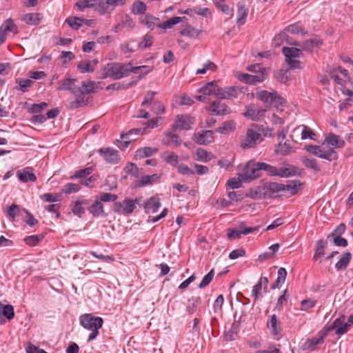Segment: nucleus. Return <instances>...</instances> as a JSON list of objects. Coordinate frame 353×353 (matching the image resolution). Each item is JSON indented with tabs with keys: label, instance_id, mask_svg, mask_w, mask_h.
<instances>
[{
	"label": "nucleus",
	"instance_id": "f257e3e1",
	"mask_svg": "<svg viewBox=\"0 0 353 353\" xmlns=\"http://www.w3.org/2000/svg\"><path fill=\"white\" fill-rule=\"evenodd\" d=\"M145 68V66L132 67L130 63L121 64L118 63H112L108 64L105 68V76L110 77L114 79H120L128 76L130 72L138 73L139 70Z\"/></svg>",
	"mask_w": 353,
	"mask_h": 353
},
{
	"label": "nucleus",
	"instance_id": "f03ea898",
	"mask_svg": "<svg viewBox=\"0 0 353 353\" xmlns=\"http://www.w3.org/2000/svg\"><path fill=\"white\" fill-rule=\"evenodd\" d=\"M79 323L84 329L91 331L88 339L90 342L99 335V330L103 326V320L101 317L94 316L92 314H83L79 316Z\"/></svg>",
	"mask_w": 353,
	"mask_h": 353
},
{
	"label": "nucleus",
	"instance_id": "7ed1b4c3",
	"mask_svg": "<svg viewBox=\"0 0 353 353\" xmlns=\"http://www.w3.org/2000/svg\"><path fill=\"white\" fill-rule=\"evenodd\" d=\"M260 168L271 176L290 177L299 174V169L293 165L276 168L264 162H261Z\"/></svg>",
	"mask_w": 353,
	"mask_h": 353
},
{
	"label": "nucleus",
	"instance_id": "20e7f679",
	"mask_svg": "<svg viewBox=\"0 0 353 353\" xmlns=\"http://www.w3.org/2000/svg\"><path fill=\"white\" fill-rule=\"evenodd\" d=\"M305 150L321 159L332 161L338 159L336 152L333 148H329L325 150L323 147L316 145L308 144L305 146Z\"/></svg>",
	"mask_w": 353,
	"mask_h": 353
},
{
	"label": "nucleus",
	"instance_id": "39448f33",
	"mask_svg": "<svg viewBox=\"0 0 353 353\" xmlns=\"http://www.w3.org/2000/svg\"><path fill=\"white\" fill-rule=\"evenodd\" d=\"M261 162L254 163L250 161L247 163L244 166L242 172L238 175L244 182L252 181L260 176V172L261 168H260Z\"/></svg>",
	"mask_w": 353,
	"mask_h": 353
},
{
	"label": "nucleus",
	"instance_id": "423d86ee",
	"mask_svg": "<svg viewBox=\"0 0 353 353\" xmlns=\"http://www.w3.org/2000/svg\"><path fill=\"white\" fill-rule=\"evenodd\" d=\"M263 141L261 134L253 128L247 130L245 134L240 138V146L242 149L254 148Z\"/></svg>",
	"mask_w": 353,
	"mask_h": 353
},
{
	"label": "nucleus",
	"instance_id": "0eeeda50",
	"mask_svg": "<svg viewBox=\"0 0 353 353\" xmlns=\"http://www.w3.org/2000/svg\"><path fill=\"white\" fill-rule=\"evenodd\" d=\"M199 92L201 93L200 95L195 96V99L199 101L205 102L207 97L213 95L219 99L220 87L214 81L207 83L204 86L201 87Z\"/></svg>",
	"mask_w": 353,
	"mask_h": 353
},
{
	"label": "nucleus",
	"instance_id": "6e6552de",
	"mask_svg": "<svg viewBox=\"0 0 353 353\" xmlns=\"http://www.w3.org/2000/svg\"><path fill=\"white\" fill-rule=\"evenodd\" d=\"M140 199L134 200L125 199L122 202H115L114 203V210L115 212L122 214H130L133 212L136 208V204H139Z\"/></svg>",
	"mask_w": 353,
	"mask_h": 353
},
{
	"label": "nucleus",
	"instance_id": "1a4fd4ad",
	"mask_svg": "<svg viewBox=\"0 0 353 353\" xmlns=\"http://www.w3.org/2000/svg\"><path fill=\"white\" fill-rule=\"evenodd\" d=\"M301 134V139L304 140L310 139L312 140L316 139V134L308 126L301 125L294 128L292 132L291 138L294 142H297L295 138H297Z\"/></svg>",
	"mask_w": 353,
	"mask_h": 353
},
{
	"label": "nucleus",
	"instance_id": "9d476101",
	"mask_svg": "<svg viewBox=\"0 0 353 353\" xmlns=\"http://www.w3.org/2000/svg\"><path fill=\"white\" fill-rule=\"evenodd\" d=\"M207 110L216 116H225L231 113L230 107L220 100L212 101Z\"/></svg>",
	"mask_w": 353,
	"mask_h": 353
},
{
	"label": "nucleus",
	"instance_id": "9b49d317",
	"mask_svg": "<svg viewBox=\"0 0 353 353\" xmlns=\"http://www.w3.org/2000/svg\"><path fill=\"white\" fill-rule=\"evenodd\" d=\"M77 80L76 79L66 78L58 82V90H68L74 96L79 95L80 88L79 86L76 85Z\"/></svg>",
	"mask_w": 353,
	"mask_h": 353
},
{
	"label": "nucleus",
	"instance_id": "f8f14e48",
	"mask_svg": "<svg viewBox=\"0 0 353 353\" xmlns=\"http://www.w3.org/2000/svg\"><path fill=\"white\" fill-rule=\"evenodd\" d=\"M241 94H243L242 89L239 87L230 86L225 88L220 87L219 99L232 100L239 98Z\"/></svg>",
	"mask_w": 353,
	"mask_h": 353
},
{
	"label": "nucleus",
	"instance_id": "ddd939ff",
	"mask_svg": "<svg viewBox=\"0 0 353 353\" xmlns=\"http://www.w3.org/2000/svg\"><path fill=\"white\" fill-rule=\"evenodd\" d=\"M246 109L247 110L243 113V115L252 121H258L265 115V110L254 104L248 105Z\"/></svg>",
	"mask_w": 353,
	"mask_h": 353
},
{
	"label": "nucleus",
	"instance_id": "4468645a",
	"mask_svg": "<svg viewBox=\"0 0 353 353\" xmlns=\"http://www.w3.org/2000/svg\"><path fill=\"white\" fill-rule=\"evenodd\" d=\"M280 323L276 314L270 315L267 322V327L270 330L271 334L276 339H279L282 336V329Z\"/></svg>",
	"mask_w": 353,
	"mask_h": 353
},
{
	"label": "nucleus",
	"instance_id": "2eb2a0df",
	"mask_svg": "<svg viewBox=\"0 0 353 353\" xmlns=\"http://www.w3.org/2000/svg\"><path fill=\"white\" fill-rule=\"evenodd\" d=\"M326 336L327 334L325 332L324 329H323L318 333V337H313L312 339H308L306 340V341L303 344V350H309L311 351L314 350L319 344H321L323 342L324 339L326 337Z\"/></svg>",
	"mask_w": 353,
	"mask_h": 353
},
{
	"label": "nucleus",
	"instance_id": "dca6fc26",
	"mask_svg": "<svg viewBox=\"0 0 353 353\" xmlns=\"http://www.w3.org/2000/svg\"><path fill=\"white\" fill-rule=\"evenodd\" d=\"M350 325L347 323H342L341 319L338 318L327 327H325L323 329L326 334L333 330H335V334L336 335H342L346 333L349 329Z\"/></svg>",
	"mask_w": 353,
	"mask_h": 353
},
{
	"label": "nucleus",
	"instance_id": "f3484780",
	"mask_svg": "<svg viewBox=\"0 0 353 353\" xmlns=\"http://www.w3.org/2000/svg\"><path fill=\"white\" fill-rule=\"evenodd\" d=\"M194 123V119L188 115L177 116V119L173 125L175 130H189Z\"/></svg>",
	"mask_w": 353,
	"mask_h": 353
},
{
	"label": "nucleus",
	"instance_id": "a211bd4d",
	"mask_svg": "<svg viewBox=\"0 0 353 353\" xmlns=\"http://www.w3.org/2000/svg\"><path fill=\"white\" fill-rule=\"evenodd\" d=\"M8 32L13 33H17V26L10 19L6 20L0 27V45L5 41Z\"/></svg>",
	"mask_w": 353,
	"mask_h": 353
},
{
	"label": "nucleus",
	"instance_id": "6ab92c4d",
	"mask_svg": "<svg viewBox=\"0 0 353 353\" xmlns=\"http://www.w3.org/2000/svg\"><path fill=\"white\" fill-rule=\"evenodd\" d=\"M17 175L19 180L22 183L35 182L37 181V176L32 172V168L30 167H26L23 169L19 170L17 171Z\"/></svg>",
	"mask_w": 353,
	"mask_h": 353
},
{
	"label": "nucleus",
	"instance_id": "aec40b11",
	"mask_svg": "<svg viewBox=\"0 0 353 353\" xmlns=\"http://www.w3.org/2000/svg\"><path fill=\"white\" fill-rule=\"evenodd\" d=\"M99 152L107 163H116L119 160V152L116 150L110 148H101Z\"/></svg>",
	"mask_w": 353,
	"mask_h": 353
},
{
	"label": "nucleus",
	"instance_id": "412c9836",
	"mask_svg": "<svg viewBox=\"0 0 353 353\" xmlns=\"http://www.w3.org/2000/svg\"><path fill=\"white\" fill-rule=\"evenodd\" d=\"M266 78L265 73L261 72L255 74H243L239 77V79L249 84H255L258 82H262Z\"/></svg>",
	"mask_w": 353,
	"mask_h": 353
},
{
	"label": "nucleus",
	"instance_id": "4be33fe9",
	"mask_svg": "<svg viewBox=\"0 0 353 353\" xmlns=\"http://www.w3.org/2000/svg\"><path fill=\"white\" fill-rule=\"evenodd\" d=\"M263 195L272 196L273 194L284 191V184L270 182L263 186Z\"/></svg>",
	"mask_w": 353,
	"mask_h": 353
},
{
	"label": "nucleus",
	"instance_id": "5701e85b",
	"mask_svg": "<svg viewBox=\"0 0 353 353\" xmlns=\"http://www.w3.org/2000/svg\"><path fill=\"white\" fill-rule=\"evenodd\" d=\"M128 3V0H101L100 13L105 14L110 9L112 10L117 6H123Z\"/></svg>",
	"mask_w": 353,
	"mask_h": 353
},
{
	"label": "nucleus",
	"instance_id": "b1692460",
	"mask_svg": "<svg viewBox=\"0 0 353 353\" xmlns=\"http://www.w3.org/2000/svg\"><path fill=\"white\" fill-rule=\"evenodd\" d=\"M214 132L212 130H206L194 134V140L199 145H206L210 143L214 140Z\"/></svg>",
	"mask_w": 353,
	"mask_h": 353
},
{
	"label": "nucleus",
	"instance_id": "393cba45",
	"mask_svg": "<svg viewBox=\"0 0 353 353\" xmlns=\"http://www.w3.org/2000/svg\"><path fill=\"white\" fill-rule=\"evenodd\" d=\"M323 41L319 37L305 40L301 45V51L312 52L315 48H319L323 45Z\"/></svg>",
	"mask_w": 353,
	"mask_h": 353
},
{
	"label": "nucleus",
	"instance_id": "a878e982",
	"mask_svg": "<svg viewBox=\"0 0 353 353\" xmlns=\"http://www.w3.org/2000/svg\"><path fill=\"white\" fill-rule=\"evenodd\" d=\"M161 207L160 199L157 196L150 197L144 203V210L147 214L155 213Z\"/></svg>",
	"mask_w": 353,
	"mask_h": 353
},
{
	"label": "nucleus",
	"instance_id": "bb28decb",
	"mask_svg": "<svg viewBox=\"0 0 353 353\" xmlns=\"http://www.w3.org/2000/svg\"><path fill=\"white\" fill-rule=\"evenodd\" d=\"M101 0H78L76 6L80 11H83L88 8H94L97 6L96 10L100 13Z\"/></svg>",
	"mask_w": 353,
	"mask_h": 353
},
{
	"label": "nucleus",
	"instance_id": "cd10ccee",
	"mask_svg": "<svg viewBox=\"0 0 353 353\" xmlns=\"http://www.w3.org/2000/svg\"><path fill=\"white\" fill-rule=\"evenodd\" d=\"M162 143L170 147H177L182 143V140L178 135L172 132H167L165 134V137L162 140Z\"/></svg>",
	"mask_w": 353,
	"mask_h": 353
},
{
	"label": "nucleus",
	"instance_id": "c85d7f7f",
	"mask_svg": "<svg viewBox=\"0 0 353 353\" xmlns=\"http://www.w3.org/2000/svg\"><path fill=\"white\" fill-rule=\"evenodd\" d=\"M141 131V128H134L130 130L127 133H121V138L123 140L124 148L128 146V145L134 140L136 139L134 137L138 136Z\"/></svg>",
	"mask_w": 353,
	"mask_h": 353
},
{
	"label": "nucleus",
	"instance_id": "c756f323",
	"mask_svg": "<svg viewBox=\"0 0 353 353\" xmlns=\"http://www.w3.org/2000/svg\"><path fill=\"white\" fill-rule=\"evenodd\" d=\"M325 141L332 146L341 148L345 146V141L342 139L339 135L333 133H329L325 137Z\"/></svg>",
	"mask_w": 353,
	"mask_h": 353
},
{
	"label": "nucleus",
	"instance_id": "7c9ffc66",
	"mask_svg": "<svg viewBox=\"0 0 353 353\" xmlns=\"http://www.w3.org/2000/svg\"><path fill=\"white\" fill-rule=\"evenodd\" d=\"M98 62L97 59L80 61L77 65V68L83 73L92 72L94 70L95 66L97 65Z\"/></svg>",
	"mask_w": 353,
	"mask_h": 353
},
{
	"label": "nucleus",
	"instance_id": "2f4dec72",
	"mask_svg": "<svg viewBox=\"0 0 353 353\" xmlns=\"http://www.w3.org/2000/svg\"><path fill=\"white\" fill-rule=\"evenodd\" d=\"M88 211L95 217L106 216L103 210V205L98 199L88 208Z\"/></svg>",
	"mask_w": 353,
	"mask_h": 353
},
{
	"label": "nucleus",
	"instance_id": "473e14b6",
	"mask_svg": "<svg viewBox=\"0 0 353 353\" xmlns=\"http://www.w3.org/2000/svg\"><path fill=\"white\" fill-rule=\"evenodd\" d=\"M282 52L285 57V60L290 59L299 58L302 57L303 53L301 48L292 47H283Z\"/></svg>",
	"mask_w": 353,
	"mask_h": 353
},
{
	"label": "nucleus",
	"instance_id": "72a5a7b5",
	"mask_svg": "<svg viewBox=\"0 0 353 353\" xmlns=\"http://www.w3.org/2000/svg\"><path fill=\"white\" fill-rule=\"evenodd\" d=\"M97 83L93 81H84L81 83V86H79L80 91L79 95L85 96V94H90L96 92Z\"/></svg>",
	"mask_w": 353,
	"mask_h": 353
},
{
	"label": "nucleus",
	"instance_id": "f704fd0d",
	"mask_svg": "<svg viewBox=\"0 0 353 353\" xmlns=\"http://www.w3.org/2000/svg\"><path fill=\"white\" fill-rule=\"evenodd\" d=\"M195 158L196 161L207 163L210 161L212 159L214 158L212 153L206 151L203 148H198L195 152Z\"/></svg>",
	"mask_w": 353,
	"mask_h": 353
},
{
	"label": "nucleus",
	"instance_id": "c9c22d12",
	"mask_svg": "<svg viewBox=\"0 0 353 353\" xmlns=\"http://www.w3.org/2000/svg\"><path fill=\"white\" fill-rule=\"evenodd\" d=\"M292 152V147L288 141L283 143V141H279L275 146V152L280 155H287Z\"/></svg>",
	"mask_w": 353,
	"mask_h": 353
},
{
	"label": "nucleus",
	"instance_id": "e433bc0d",
	"mask_svg": "<svg viewBox=\"0 0 353 353\" xmlns=\"http://www.w3.org/2000/svg\"><path fill=\"white\" fill-rule=\"evenodd\" d=\"M284 31L290 32L291 34L305 35L308 33V31L305 30L300 22L295 23L287 26Z\"/></svg>",
	"mask_w": 353,
	"mask_h": 353
},
{
	"label": "nucleus",
	"instance_id": "4c0bfd02",
	"mask_svg": "<svg viewBox=\"0 0 353 353\" xmlns=\"http://www.w3.org/2000/svg\"><path fill=\"white\" fill-rule=\"evenodd\" d=\"M41 18L40 13H29L23 16L22 21L28 25L37 26L41 22Z\"/></svg>",
	"mask_w": 353,
	"mask_h": 353
},
{
	"label": "nucleus",
	"instance_id": "58836bf2",
	"mask_svg": "<svg viewBox=\"0 0 353 353\" xmlns=\"http://www.w3.org/2000/svg\"><path fill=\"white\" fill-rule=\"evenodd\" d=\"M237 19L236 23L238 26H241L245 23V19L248 14V9L245 5L239 3L237 4Z\"/></svg>",
	"mask_w": 353,
	"mask_h": 353
},
{
	"label": "nucleus",
	"instance_id": "ea45409f",
	"mask_svg": "<svg viewBox=\"0 0 353 353\" xmlns=\"http://www.w3.org/2000/svg\"><path fill=\"white\" fill-rule=\"evenodd\" d=\"M159 179V175L158 174L143 176L137 182V187H143V186H146L148 185H151L154 182L157 181Z\"/></svg>",
	"mask_w": 353,
	"mask_h": 353
},
{
	"label": "nucleus",
	"instance_id": "a19ab883",
	"mask_svg": "<svg viewBox=\"0 0 353 353\" xmlns=\"http://www.w3.org/2000/svg\"><path fill=\"white\" fill-rule=\"evenodd\" d=\"M157 151L158 149L157 148H141L136 151V157L139 159H143L153 155L154 154L157 152Z\"/></svg>",
	"mask_w": 353,
	"mask_h": 353
},
{
	"label": "nucleus",
	"instance_id": "79ce46f5",
	"mask_svg": "<svg viewBox=\"0 0 353 353\" xmlns=\"http://www.w3.org/2000/svg\"><path fill=\"white\" fill-rule=\"evenodd\" d=\"M256 97L264 103H273V97H275V91L268 92L261 90L256 93Z\"/></svg>",
	"mask_w": 353,
	"mask_h": 353
},
{
	"label": "nucleus",
	"instance_id": "37998d69",
	"mask_svg": "<svg viewBox=\"0 0 353 353\" xmlns=\"http://www.w3.org/2000/svg\"><path fill=\"white\" fill-rule=\"evenodd\" d=\"M0 313L10 321L14 316V307L11 305H3L0 302Z\"/></svg>",
	"mask_w": 353,
	"mask_h": 353
},
{
	"label": "nucleus",
	"instance_id": "c03bdc74",
	"mask_svg": "<svg viewBox=\"0 0 353 353\" xmlns=\"http://www.w3.org/2000/svg\"><path fill=\"white\" fill-rule=\"evenodd\" d=\"M76 99L69 102L68 107L69 109L74 110L86 105L88 99H85V96L77 95L75 96Z\"/></svg>",
	"mask_w": 353,
	"mask_h": 353
},
{
	"label": "nucleus",
	"instance_id": "a18cd8bd",
	"mask_svg": "<svg viewBox=\"0 0 353 353\" xmlns=\"http://www.w3.org/2000/svg\"><path fill=\"white\" fill-rule=\"evenodd\" d=\"M287 276V271L284 268H280L278 270V276L274 284L272 285V289L280 288L281 285L285 282Z\"/></svg>",
	"mask_w": 353,
	"mask_h": 353
},
{
	"label": "nucleus",
	"instance_id": "49530a36",
	"mask_svg": "<svg viewBox=\"0 0 353 353\" xmlns=\"http://www.w3.org/2000/svg\"><path fill=\"white\" fill-rule=\"evenodd\" d=\"M327 241L323 239L316 241L315 247V253L313 256L314 259L316 260L324 255V250L327 246Z\"/></svg>",
	"mask_w": 353,
	"mask_h": 353
},
{
	"label": "nucleus",
	"instance_id": "de8ad7c7",
	"mask_svg": "<svg viewBox=\"0 0 353 353\" xmlns=\"http://www.w3.org/2000/svg\"><path fill=\"white\" fill-rule=\"evenodd\" d=\"M351 259V254L345 252L341 257L339 261L336 263L335 268L337 270H342L347 268Z\"/></svg>",
	"mask_w": 353,
	"mask_h": 353
},
{
	"label": "nucleus",
	"instance_id": "09e8293b",
	"mask_svg": "<svg viewBox=\"0 0 353 353\" xmlns=\"http://www.w3.org/2000/svg\"><path fill=\"white\" fill-rule=\"evenodd\" d=\"M146 5L141 1H137L131 6V12L134 14H143L146 11Z\"/></svg>",
	"mask_w": 353,
	"mask_h": 353
},
{
	"label": "nucleus",
	"instance_id": "8fccbe9b",
	"mask_svg": "<svg viewBox=\"0 0 353 353\" xmlns=\"http://www.w3.org/2000/svg\"><path fill=\"white\" fill-rule=\"evenodd\" d=\"M301 185L299 181H290L286 185H284V191L289 192L291 194L294 195L299 190V188Z\"/></svg>",
	"mask_w": 353,
	"mask_h": 353
},
{
	"label": "nucleus",
	"instance_id": "3c124183",
	"mask_svg": "<svg viewBox=\"0 0 353 353\" xmlns=\"http://www.w3.org/2000/svg\"><path fill=\"white\" fill-rule=\"evenodd\" d=\"M16 83L19 86L16 87L15 89L23 92H26L28 88H30L33 84V81L28 79H17Z\"/></svg>",
	"mask_w": 353,
	"mask_h": 353
},
{
	"label": "nucleus",
	"instance_id": "603ef678",
	"mask_svg": "<svg viewBox=\"0 0 353 353\" xmlns=\"http://www.w3.org/2000/svg\"><path fill=\"white\" fill-rule=\"evenodd\" d=\"M83 19L77 17H70L66 19L65 22L73 30H79L83 23Z\"/></svg>",
	"mask_w": 353,
	"mask_h": 353
},
{
	"label": "nucleus",
	"instance_id": "864d4df0",
	"mask_svg": "<svg viewBox=\"0 0 353 353\" xmlns=\"http://www.w3.org/2000/svg\"><path fill=\"white\" fill-rule=\"evenodd\" d=\"M301 161L306 168H310L317 172L321 171V168L318 165L316 159H309L305 157H303L301 158Z\"/></svg>",
	"mask_w": 353,
	"mask_h": 353
},
{
	"label": "nucleus",
	"instance_id": "5fc2aeb1",
	"mask_svg": "<svg viewBox=\"0 0 353 353\" xmlns=\"http://www.w3.org/2000/svg\"><path fill=\"white\" fill-rule=\"evenodd\" d=\"M235 129V123L232 121H226L221 126L216 129V132L224 134Z\"/></svg>",
	"mask_w": 353,
	"mask_h": 353
},
{
	"label": "nucleus",
	"instance_id": "6e6d98bb",
	"mask_svg": "<svg viewBox=\"0 0 353 353\" xmlns=\"http://www.w3.org/2000/svg\"><path fill=\"white\" fill-rule=\"evenodd\" d=\"M181 21V18L179 17H174L165 22L161 23L158 26L163 30L170 29L174 25H176Z\"/></svg>",
	"mask_w": 353,
	"mask_h": 353
},
{
	"label": "nucleus",
	"instance_id": "4d7b16f0",
	"mask_svg": "<svg viewBox=\"0 0 353 353\" xmlns=\"http://www.w3.org/2000/svg\"><path fill=\"white\" fill-rule=\"evenodd\" d=\"M201 302L199 296H193L189 299V305L186 307V312L189 314H193Z\"/></svg>",
	"mask_w": 353,
	"mask_h": 353
},
{
	"label": "nucleus",
	"instance_id": "13d9d810",
	"mask_svg": "<svg viewBox=\"0 0 353 353\" xmlns=\"http://www.w3.org/2000/svg\"><path fill=\"white\" fill-rule=\"evenodd\" d=\"M117 195L108 192H101L97 199L102 202H114L117 199Z\"/></svg>",
	"mask_w": 353,
	"mask_h": 353
},
{
	"label": "nucleus",
	"instance_id": "bf43d9fd",
	"mask_svg": "<svg viewBox=\"0 0 353 353\" xmlns=\"http://www.w3.org/2000/svg\"><path fill=\"white\" fill-rule=\"evenodd\" d=\"M81 189V186L79 184L68 183L65 184L61 192L65 194H72L74 192H77Z\"/></svg>",
	"mask_w": 353,
	"mask_h": 353
},
{
	"label": "nucleus",
	"instance_id": "052dcab7",
	"mask_svg": "<svg viewBox=\"0 0 353 353\" xmlns=\"http://www.w3.org/2000/svg\"><path fill=\"white\" fill-rule=\"evenodd\" d=\"M87 203V201H77L74 203L73 205H72V212L79 216V217L81 216V215L83 214H84L85 212V210L83 208L82 205H84V204H86Z\"/></svg>",
	"mask_w": 353,
	"mask_h": 353
},
{
	"label": "nucleus",
	"instance_id": "680f3d73",
	"mask_svg": "<svg viewBox=\"0 0 353 353\" xmlns=\"http://www.w3.org/2000/svg\"><path fill=\"white\" fill-rule=\"evenodd\" d=\"M288 290H285L283 291V293L281 296H279L277 303L275 306V310L277 311H281L283 310V306L285 305L288 303Z\"/></svg>",
	"mask_w": 353,
	"mask_h": 353
},
{
	"label": "nucleus",
	"instance_id": "e2e57ef3",
	"mask_svg": "<svg viewBox=\"0 0 353 353\" xmlns=\"http://www.w3.org/2000/svg\"><path fill=\"white\" fill-rule=\"evenodd\" d=\"M43 235H31L24 239L26 243L29 246H35L43 239Z\"/></svg>",
	"mask_w": 353,
	"mask_h": 353
},
{
	"label": "nucleus",
	"instance_id": "0e129e2a",
	"mask_svg": "<svg viewBox=\"0 0 353 353\" xmlns=\"http://www.w3.org/2000/svg\"><path fill=\"white\" fill-rule=\"evenodd\" d=\"M287 39L288 35L286 32L283 30V32H281L274 37L272 40V45L274 48H277L282 45L283 41L286 40Z\"/></svg>",
	"mask_w": 353,
	"mask_h": 353
},
{
	"label": "nucleus",
	"instance_id": "69168bd1",
	"mask_svg": "<svg viewBox=\"0 0 353 353\" xmlns=\"http://www.w3.org/2000/svg\"><path fill=\"white\" fill-rule=\"evenodd\" d=\"M216 70V65L212 61H208V62L203 64V68L198 69L196 72V74H204L208 70L214 71Z\"/></svg>",
	"mask_w": 353,
	"mask_h": 353
},
{
	"label": "nucleus",
	"instance_id": "338daca9",
	"mask_svg": "<svg viewBox=\"0 0 353 353\" xmlns=\"http://www.w3.org/2000/svg\"><path fill=\"white\" fill-rule=\"evenodd\" d=\"M263 186L257 187L255 189L250 190L248 196L252 199H259L266 197L265 195H263Z\"/></svg>",
	"mask_w": 353,
	"mask_h": 353
},
{
	"label": "nucleus",
	"instance_id": "774afa93",
	"mask_svg": "<svg viewBox=\"0 0 353 353\" xmlns=\"http://www.w3.org/2000/svg\"><path fill=\"white\" fill-rule=\"evenodd\" d=\"M125 172L136 178L139 176V169L138 167L133 163H128L125 168Z\"/></svg>",
	"mask_w": 353,
	"mask_h": 353
}]
</instances>
